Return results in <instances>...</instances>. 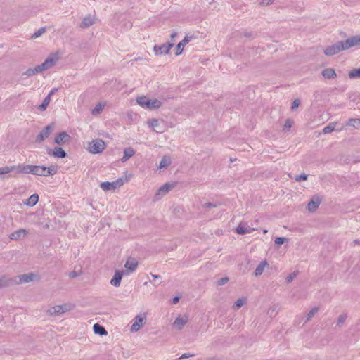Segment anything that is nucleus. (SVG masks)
I'll return each instance as SVG.
<instances>
[{
	"instance_id": "f257e3e1",
	"label": "nucleus",
	"mask_w": 360,
	"mask_h": 360,
	"mask_svg": "<svg viewBox=\"0 0 360 360\" xmlns=\"http://www.w3.org/2000/svg\"><path fill=\"white\" fill-rule=\"evenodd\" d=\"M354 46H360V35L352 37L344 41H338L327 46L324 50V53L326 56H331Z\"/></svg>"
},
{
	"instance_id": "f03ea898",
	"label": "nucleus",
	"mask_w": 360,
	"mask_h": 360,
	"mask_svg": "<svg viewBox=\"0 0 360 360\" xmlns=\"http://www.w3.org/2000/svg\"><path fill=\"white\" fill-rule=\"evenodd\" d=\"M57 172V169L54 166L46 167L45 166L20 165L19 173L20 174H32L33 175L48 176L54 175Z\"/></svg>"
},
{
	"instance_id": "7ed1b4c3",
	"label": "nucleus",
	"mask_w": 360,
	"mask_h": 360,
	"mask_svg": "<svg viewBox=\"0 0 360 360\" xmlns=\"http://www.w3.org/2000/svg\"><path fill=\"white\" fill-rule=\"evenodd\" d=\"M60 55L61 53L60 51L51 53L43 63L37 65L34 68H29L22 75L27 77H31L44 70L50 69L59 60Z\"/></svg>"
},
{
	"instance_id": "20e7f679",
	"label": "nucleus",
	"mask_w": 360,
	"mask_h": 360,
	"mask_svg": "<svg viewBox=\"0 0 360 360\" xmlns=\"http://www.w3.org/2000/svg\"><path fill=\"white\" fill-rule=\"evenodd\" d=\"M105 148V143L101 139H95L88 144L87 150L92 154L101 153Z\"/></svg>"
},
{
	"instance_id": "39448f33",
	"label": "nucleus",
	"mask_w": 360,
	"mask_h": 360,
	"mask_svg": "<svg viewBox=\"0 0 360 360\" xmlns=\"http://www.w3.org/2000/svg\"><path fill=\"white\" fill-rule=\"evenodd\" d=\"M176 183H165L158 190L156 194L154 196L155 200H159L162 196L166 195L169 191L174 188L176 186Z\"/></svg>"
},
{
	"instance_id": "423d86ee",
	"label": "nucleus",
	"mask_w": 360,
	"mask_h": 360,
	"mask_svg": "<svg viewBox=\"0 0 360 360\" xmlns=\"http://www.w3.org/2000/svg\"><path fill=\"white\" fill-rule=\"evenodd\" d=\"M36 276V274L30 273L22 274L11 279L13 281V284L26 283L32 281Z\"/></svg>"
},
{
	"instance_id": "0eeeda50",
	"label": "nucleus",
	"mask_w": 360,
	"mask_h": 360,
	"mask_svg": "<svg viewBox=\"0 0 360 360\" xmlns=\"http://www.w3.org/2000/svg\"><path fill=\"white\" fill-rule=\"evenodd\" d=\"M54 129L53 124L47 125L45 128L42 129V131L38 134L36 138L35 141L37 143H41L44 141L46 138L49 136V135L53 132Z\"/></svg>"
},
{
	"instance_id": "6e6552de",
	"label": "nucleus",
	"mask_w": 360,
	"mask_h": 360,
	"mask_svg": "<svg viewBox=\"0 0 360 360\" xmlns=\"http://www.w3.org/2000/svg\"><path fill=\"white\" fill-rule=\"evenodd\" d=\"M174 46L173 43L167 42L162 45H155L153 50L156 55L167 54L169 53L170 49Z\"/></svg>"
},
{
	"instance_id": "1a4fd4ad",
	"label": "nucleus",
	"mask_w": 360,
	"mask_h": 360,
	"mask_svg": "<svg viewBox=\"0 0 360 360\" xmlns=\"http://www.w3.org/2000/svg\"><path fill=\"white\" fill-rule=\"evenodd\" d=\"M145 320V316H142L141 315H137L134 319V321L131 327V331H138L141 328V327L144 324Z\"/></svg>"
},
{
	"instance_id": "9d476101",
	"label": "nucleus",
	"mask_w": 360,
	"mask_h": 360,
	"mask_svg": "<svg viewBox=\"0 0 360 360\" xmlns=\"http://www.w3.org/2000/svg\"><path fill=\"white\" fill-rule=\"evenodd\" d=\"M70 140V136L65 131L59 133L55 138V143L58 145H63L65 143L69 142Z\"/></svg>"
},
{
	"instance_id": "9b49d317",
	"label": "nucleus",
	"mask_w": 360,
	"mask_h": 360,
	"mask_svg": "<svg viewBox=\"0 0 360 360\" xmlns=\"http://www.w3.org/2000/svg\"><path fill=\"white\" fill-rule=\"evenodd\" d=\"M27 234V231L25 229H20L13 233H11L9 236L10 239L14 240H18L22 238H24Z\"/></svg>"
},
{
	"instance_id": "f8f14e48",
	"label": "nucleus",
	"mask_w": 360,
	"mask_h": 360,
	"mask_svg": "<svg viewBox=\"0 0 360 360\" xmlns=\"http://www.w3.org/2000/svg\"><path fill=\"white\" fill-rule=\"evenodd\" d=\"M149 126L152 127L154 131L157 133H163L165 129L163 127L160 126V120L157 119H153L148 122Z\"/></svg>"
},
{
	"instance_id": "ddd939ff",
	"label": "nucleus",
	"mask_w": 360,
	"mask_h": 360,
	"mask_svg": "<svg viewBox=\"0 0 360 360\" xmlns=\"http://www.w3.org/2000/svg\"><path fill=\"white\" fill-rule=\"evenodd\" d=\"M321 203V200L319 197L314 196L313 198L309 202L307 208L309 212H314L317 210L319 205Z\"/></svg>"
},
{
	"instance_id": "4468645a",
	"label": "nucleus",
	"mask_w": 360,
	"mask_h": 360,
	"mask_svg": "<svg viewBox=\"0 0 360 360\" xmlns=\"http://www.w3.org/2000/svg\"><path fill=\"white\" fill-rule=\"evenodd\" d=\"M254 231V229H251L247 224L240 223L236 228V232L240 235H244L250 233Z\"/></svg>"
},
{
	"instance_id": "2eb2a0df",
	"label": "nucleus",
	"mask_w": 360,
	"mask_h": 360,
	"mask_svg": "<svg viewBox=\"0 0 360 360\" xmlns=\"http://www.w3.org/2000/svg\"><path fill=\"white\" fill-rule=\"evenodd\" d=\"M95 23V18L94 16L89 15L84 18L82 21L80 23L81 28H87L89 26L94 25Z\"/></svg>"
},
{
	"instance_id": "dca6fc26",
	"label": "nucleus",
	"mask_w": 360,
	"mask_h": 360,
	"mask_svg": "<svg viewBox=\"0 0 360 360\" xmlns=\"http://www.w3.org/2000/svg\"><path fill=\"white\" fill-rule=\"evenodd\" d=\"M122 275V271H116L113 278L110 281V284L115 287H119L120 285Z\"/></svg>"
},
{
	"instance_id": "f3484780",
	"label": "nucleus",
	"mask_w": 360,
	"mask_h": 360,
	"mask_svg": "<svg viewBox=\"0 0 360 360\" xmlns=\"http://www.w3.org/2000/svg\"><path fill=\"white\" fill-rule=\"evenodd\" d=\"M187 322H188V317L186 316H185L184 317L179 316L175 319L173 325L178 330H181L184 328V326L186 325V323H187Z\"/></svg>"
},
{
	"instance_id": "a211bd4d",
	"label": "nucleus",
	"mask_w": 360,
	"mask_h": 360,
	"mask_svg": "<svg viewBox=\"0 0 360 360\" xmlns=\"http://www.w3.org/2000/svg\"><path fill=\"white\" fill-rule=\"evenodd\" d=\"M19 167L20 165L0 167V175L7 174L14 171H16L17 173H19Z\"/></svg>"
},
{
	"instance_id": "6ab92c4d",
	"label": "nucleus",
	"mask_w": 360,
	"mask_h": 360,
	"mask_svg": "<svg viewBox=\"0 0 360 360\" xmlns=\"http://www.w3.org/2000/svg\"><path fill=\"white\" fill-rule=\"evenodd\" d=\"M191 37L186 36L184 39L177 44L176 50V56H179L182 53L184 46L191 41Z\"/></svg>"
},
{
	"instance_id": "aec40b11",
	"label": "nucleus",
	"mask_w": 360,
	"mask_h": 360,
	"mask_svg": "<svg viewBox=\"0 0 360 360\" xmlns=\"http://www.w3.org/2000/svg\"><path fill=\"white\" fill-rule=\"evenodd\" d=\"M135 154V150L131 147H128L124 148V155L121 158V161L122 162H126L127 160H129L130 158H131Z\"/></svg>"
},
{
	"instance_id": "412c9836",
	"label": "nucleus",
	"mask_w": 360,
	"mask_h": 360,
	"mask_svg": "<svg viewBox=\"0 0 360 360\" xmlns=\"http://www.w3.org/2000/svg\"><path fill=\"white\" fill-rule=\"evenodd\" d=\"M321 75L323 77L327 79H334L337 76L335 70L330 68L324 69L322 71Z\"/></svg>"
},
{
	"instance_id": "4be33fe9",
	"label": "nucleus",
	"mask_w": 360,
	"mask_h": 360,
	"mask_svg": "<svg viewBox=\"0 0 360 360\" xmlns=\"http://www.w3.org/2000/svg\"><path fill=\"white\" fill-rule=\"evenodd\" d=\"M162 105V102L158 99L150 100L146 103V108L155 110L159 108Z\"/></svg>"
},
{
	"instance_id": "5701e85b",
	"label": "nucleus",
	"mask_w": 360,
	"mask_h": 360,
	"mask_svg": "<svg viewBox=\"0 0 360 360\" xmlns=\"http://www.w3.org/2000/svg\"><path fill=\"white\" fill-rule=\"evenodd\" d=\"M269 265L266 260L262 261L255 270L254 274L255 276H259L264 272V268Z\"/></svg>"
},
{
	"instance_id": "b1692460",
	"label": "nucleus",
	"mask_w": 360,
	"mask_h": 360,
	"mask_svg": "<svg viewBox=\"0 0 360 360\" xmlns=\"http://www.w3.org/2000/svg\"><path fill=\"white\" fill-rule=\"evenodd\" d=\"M138 266V262L135 259H129L127 260L124 267L131 271H134Z\"/></svg>"
},
{
	"instance_id": "393cba45",
	"label": "nucleus",
	"mask_w": 360,
	"mask_h": 360,
	"mask_svg": "<svg viewBox=\"0 0 360 360\" xmlns=\"http://www.w3.org/2000/svg\"><path fill=\"white\" fill-rule=\"evenodd\" d=\"M47 313L51 316H57V315L63 314V308H62V307H60L59 305L54 306V307L50 308L47 311Z\"/></svg>"
},
{
	"instance_id": "a878e982",
	"label": "nucleus",
	"mask_w": 360,
	"mask_h": 360,
	"mask_svg": "<svg viewBox=\"0 0 360 360\" xmlns=\"http://www.w3.org/2000/svg\"><path fill=\"white\" fill-rule=\"evenodd\" d=\"M93 329L96 334H98L100 335H107V333H108L105 328L103 326H101L98 323L94 324L93 326Z\"/></svg>"
},
{
	"instance_id": "bb28decb",
	"label": "nucleus",
	"mask_w": 360,
	"mask_h": 360,
	"mask_svg": "<svg viewBox=\"0 0 360 360\" xmlns=\"http://www.w3.org/2000/svg\"><path fill=\"white\" fill-rule=\"evenodd\" d=\"M12 285H13V281L9 278H7L6 276H2L0 278V288Z\"/></svg>"
},
{
	"instance_id": "cd10ccee",
	"label": "nucleus",
	"mask_w": 360,
	"mask_h": 360,
	"mask_svg": "<svg viewBox=\"0 0 360 360\" xmlns=\"http://www.w3.org/2000/svg\"><path fill=\"white\" fill-rule=\"evenodd\" d=\"M39 200V195L37 194H32L27 200L25 204L30 207L34 206Z\"/></svg>"
},
{
	"instance_id": "c85d7f7f",
	"label": "nucleus",
	"mask_w": 360,
	"mask_h": 360,
	"mask_svg": "<svg viewBox=\"0 0 360 360\" xmlns=\"http://www.w3.org/2000/svg\"><path fill=\"white\" fill-rule=\"evenodd\" d=\"M347 125L349 127H352L356 129H360V119H357V118L349 119L347 122Z\"/></svg>"
},
{
	"instance_id": "c756f323",
	"label": "nucleus",
	"mask_w": 360,
	"mask_h": 360,
	"mask_svg": "<svg viewBox=\"0 0 360 360\" xmlns=\"http://www.w3.org/2000/svg\"><path fill=\"white\" fill-rule=\"evenodd\" d=\"M53 154L55 157L60 158H65L67 155L66 152L62 148L60 147L55 148Z\"/></svg>"
},
{
	"instance_id": "7c9ffc66",
	"label": "nucleus",
	"mask_w": 360,
	"mask_h": 360,
	"mask_svg": "<svg viewBox=\"0 0 360 360\" xmlns=\"http://www.w3.org/2000/svg\"><path fill=\"white\" fill-rule=\"evenodd\" d=\"M100 186L103 191L114 190L116 188L113 181L112 182H108V181L102 182Z\"/></svg>"
},
{
	"instance_id": "2f4dec72",
	"label": "nucleus",
	"mask_w": 360,
	"mask_h": 360,
	"mask_svg": "<svg viewBox=\"0 0 360 360\" xmlns=\"http://www.w3.org/2000/svg\"><path fill=\"white\" fill-rule=\"evenodd\" d=\"M171 164V159L168 156H164L160 162V168H166Z\"/></svg>"
},
{
	"instance_id": "473e14b6",
	"label": "nucleus",
	"mask_w": 360,
	"mask_h": 360,
	"mask_svg": "<svg viewBox=\"0 0 360 360\" xmlns=\"http://www.w3.org/2000/svg\"><path fill=\"white\" fill-rule=\"evenodd\" d=\"M336 123L331 122L323 129V134H329L335 130Z\"/></svg>"
},
{
	"instance_id": "72a5a7b5",
	"label": "nucleus",
	"mask_w": 360,
	"mask_h": 360,
	"mask_svg": "<svg viewBox=\"0 0 360 360\" xmlns=\"http://www.w3.org/2000/svg\"><path fill=\"white\" fill-rule=\"evenodd\" d=\"M104 108V105L101 103H98L91 110V113L94 115L100 114Z\"/></svg>"
},
{
	"instance_id": "f704fd0d",
	"label": "nucleus",
	"mask_w": 360,
	"mask_h": 360,
	"mask_svg": "<svg viewBox=\"0 0 360 360\" xmlns=\"http://www.w3.org/2000/svg\"><path fill=\"white\" fill-rule=\"evenodd\" d=\"M348 75L350 79L360 78V68L353 69Z\"/></svg>"
},
{
	"instance_id": "c9c22d12",
	"label": "nucleus",
	"mask_w": 360,
	"mask_h": 360,
	"mask_svg": "<svg viewBox=\"0 0 360 360\" xmlns=\"http://www.w3.org/2000/svg\"><path fill=\"white\" fill-rule=\"evenodd\" d=\"M51 98L49 96H46L44 99L42 103L39 106V109L41 111H44L46 109L47 106L49 105L50 103Z\"/></svg>"
},
{
	"instance_id": "e433bc0d",
	"label": "nucleus",
	"mask_w": 360,
	"mask_h": 360,
	"mask_svg": "<svg viewBox=\"0 0 360 360\" xmlns=\"http://www.w3.org/2000/svg\"><path fill=\"white\" fill-rule=\"evenodd\" d=\"M148 101L149 99L146 96H140L136 98L137 103L143 108L146 107V103Z\"/></svg>"
},
{
	"instance_id": "4c0bfd02",
	"label": "nucleus",
	"mask_w": 360,
	"mask_h": 360,
	"mask_svg": "<svg viewBox=\"0 0 360 360\" xmlns=\"http://www.w3.org/2000/svg\"><path fill=\"white\" fill-rule=\"evenodd\" d=\"M319 309L317 307L312 308L307 315L306 322L309 321L318 312Z\"/></svg>"
},
{
	"instance_id": "58836bf2",
	"label": "nucleus",
	"mask_w": 360,
	"mask_h": 360,
	"mask_svg": "<svg viewBox=\"0 0 360 360\" xmlns=\"http://www.w3.org/2000/svg\"><path fill=\"white\" fill-rule=\"evenodd\" d=\"M347 318V314H340L338 319L337 326L339 327L342 326V324L346 321Z\"/></svg>"
},
{
	"instance_id": "ea45409f",
	"label": "nucleus",
	"mask_w": 360,
	"mask_h": 360,
	"mask_svg": "<svg viewBox=\"0 0 360 360\" xmlns=\"http://www.w3.org/2000/svg\"><path fill=\"white\" fill-rule=\"evenodd\" d=\"M244 303H245V300H243V298L238 299L233 307V309L237 310V309H240V307H243Z\"/></svg>"
},
{
	"instance_id": "a19ab883",
	"label": "nucleus",
	"mask_w": 360,
	"mask_h": 360,
	"mask_svg": "<svg viewBox=\"0 0 360 360\" xmlns=\"http://www.w3.org/2000/svg\"><path fill=\"white\" fill-rule=\"evenodd\" d=\"M45 31H46L45 27H41L40 29H39L37 32H35L32 35V38L37 39V38L39 37L42 34H44L45 32Z\"/></svg>"
},
{
	"instance_id": "79ce46f5",
	"label": "nucleus",
	"mask_w": 360,
	"mask_h": 360,
	"mask_svg": "<svg viewBox=\"0 0 360 360\" xmlns=\"http://www.w3.org/2000/svg\"><path fill=\"white\" fill-rule=\"evenodd\" d=\"M297 274H298V271H295L294 272L290 274L289 276H287L286 282L288 283H291L293 281V279L297 276Z\"/></svg>"
},
{
	"instance_id": "37998d69",
	"label": "nucleus",
	"mask_w": 360,
	"mask_h": 360,
	"mask_svg": "<svg viewBox=\"0 0 360 360\" xmlns=\"http://www.w3.org/2000/svg\"><path fill=\"white\" fill-rule=\"evenodd\" d=\"M292 124L293 121L292 120H286L283 126V130H289L292 127Z\"/></svg>"
},
{
	"instance_id": "c03bdc74",
	"label": "nucleus",
	"mask_w": 360,
	"mask_h": 360,
	"mask_svg": "<svg viewBox=\"0 0 360 360\" xmlns=\"http://www.w3.org/2000/svg\"><path fill=\"white\" fill-rule=\"evenodd\" d=\"M307 177L308 176L305 174H301L300 175H297L295 177V179L296 181H300L301 180H307Z\"/></svg>"
},
{
	"instance_id": "a18cd8bd",
	"label": "nucleus",
	"mask_w": 360,
	"mask_h": 360,
	"mask_svg": "<svg viewBox=\"0 0 360 360\" xmlns=\"http://www.w3.org/2000/svg\"><path fill=\"white\" fill-rule=\"evenodd\" d=\"M285 240H287V238L283 237H277L275 238V244L278 245H282Z\"/></svg>"
},
{
	"instance_id": "49530a36",
	"label": "nucleus",
	"mask_w": 360,
	"mask_h": 360,
	"mask_svg": "<svg viewBox=\"0 0 360 360\" xmlns=\"http://www.w3.org/2000/svg\"><path fill=\"white\" fill-rule=\"evenodd\" d=\"M300 104V101L299 99H295L292 103L291 109L292 110H296Z\"/></svg>"
},
{
	"instance_id": "de8ad7c7",
	"label": "nucleus",
	"mask_w": 360,
	"mask_h": 360,
	"mask_svg": "<svg viewBox=\"0 0 360 360\" xmlns=\"http://www.w3.org/2000/svg\"><path fill=\"white\" fill-rule=\"evenodd\" d=\"M113 182H114V184H115L116 188L120 187L121 186H122L124 184V180L122 178H119Z\"/></svg>"
},
{
	"instance_id": "09e8293b",
	"label": "nucleus",
	"mask_w": 360,
	"mask_h": 360,
	"mask_svg": "<svg viewBox=\"0 0 360 360\" xmlns=\"http://www.w3.org/2000/svg\"><path fill=\"white\" fill-rule=\"evenodd\" d=\"M229 281V278L227 277H224V278H220L219 281H218V285H225L226 283H228Z\"/></svg>"
},
{
	"instance_id": "8fccbe9b",
	"label": "nucleus",
	"mask_w": 360,
	"mask_h": 360,
	"mask_svg": "<svg viewBox=\"0 0 360 360\" xmlns=\"http://www.w3.org/2000/svg\"><path fill=\"white\" fill-rule=\"evenodd\" d=\"M274 1V0H262L260 4L262 6H267L269 4H272Z\"/></svg>"
},
{
	"instance_id": "3c124183",
	"label": "nucleus",
	"mask_w": 360,
	"mask_h": 360,
	"mask_svg": "<svg viewBox=\"0 0 360 360\" xmlns=\"http://www.w3.org/2000/svg\"><path fill=\"white\" fill-rule=\"evenodd\" d=\"M202 206L205 208H211V207H215L216 205H214L212 202H205Z\"/></svg>"
},
{
	"instance_id": "603ef678",
	"label": "nucleus",
	"mask_w": 360,
	"mask_h": 360,
	"mask_svg": "<svg viewBox=\"0 0 360 360\" xmlns=\"http://www.w3.org/2000/svg\"><path fill=\"white\" fill-rule=\"evenodd\" d=\"M194 356L193 354H189V353H185V354H183L179 358V359H187L188 357H191V356Z\"/></svg>"
},
{
	"instance_id": "864d4df0",
	"label": "nucleus",
	"mask_w": 360,
	"mask_h": 360,
	"mask_svg": "<svg viewBox=\"0 0 360 360\" xmlns=\"http://www.w3.org/2000/svg\"><path fill=\"white\" fill-rule=\"evenodd\" d=\"M79 275V274L77 271H72L70 273L69 276H70V278H76L77 276H78Z\"/></svg>"
},
{
	"instance_id": "5fc2aeb1",
	"label": "nucleus",
	"mask_w": 360,
	"mask_h": 360,
	"mask_svg": "<svg viewBox=\"0 0 360 360\" xmlns=\"http://www.w3.org/2000/svg\"><path fill=\"white\" fill-rule=\"evenodd\" d=\"M60 306L62 307V308H63V313L70 310V307H69V305L68 304H64L60 305Z\"/></svg>"
},
{
	"instance_id": "6e6d98bb",
	"label": "nucleus",
	"mask_w": 360,
	"mask_h": 360,
	"mask_svg": "<svg viewBox=\"0 0 360 360\" xmlns=\"http://www.w3.org/2000/svg\"><path fill=\"white\" fill-rule=\"evenodd\" d=\"M58 91V89L57 88H54L49 93V94L47 95V96H49V98H51V96L54 94L56 91Z\"/></svg>"
},
{
	"instance_id": "4d7b16f0",
	"label": "nucleus",
	"mask_w": 360,
	"mask_h": 360,
	"mask_svg": "<svg viewBox=\"0 0 360 360\" xmlns=\"http://www.w3.org/2000/svg\"><path fill=\"white\" fill-rule=\"evenodd\" d=\"M179 300V297L178 296H176L173 298L172 303L176 304Z\"/></svg>"
},
{
	"instance_id": "13d9d810",
	"label": "nucleus",
	"mask_w": 360,
	"mask_h": 360,
	"mask_svg": "<svg viewBox=\"0 0 360 360\" xmlns=\"http://www.w3.org/2000/svg\"><path fill=\"white\" fill-rule=\"evenodd\" d=\"M176 35H177L176 32H173L171 34L170 37H171L172 39H174L176 37Z\"/></svg>"
},
{
	"instance_id": "bf43d9fd",
	"label": "nucleus",
	"mask_w": 360,
	"mask_h": 360,
	"mask_svg": "<svg viewBox=\"0 0 360 360\" xmlns=\"http://www.w3.org/2000/svg\"><path fill=\"white\" fill-rule=\"evenodd\" d=\"M151 276L153 278H159L160 276L159 275H155V274H151Z\"/></svg>"
},
{
	"instance_id": "052dcab7",
	"label": "nucleus",
	"mask_w": 360,
	"mask_h": 360,
	"mask_svg": "<svg viewBox=\"0 0 360 360\" xmlns=\"http://www.w3.org/2000/svg\"><path fill=\"white\" fill-rule=\"evenodd\" d=\"M354 243H356V244H360V240H356L354 241Z\"/></svg>"
},
{
	"instance_id": "680f3d73",
	"label": "nucleus",
	"mask_w": 360,
	"mask_h": 360,
	"mask_svg": "<svg viewBox=\"0 0 360 360\" xmlns=\"http://www.w3.org/2000/svg\"><path fill=\"white\" fill-rule=\"evenodd\" d=\"M143 284H144V285H147L148 283L145 282Z\"/></svg>"
}]
</instances>
